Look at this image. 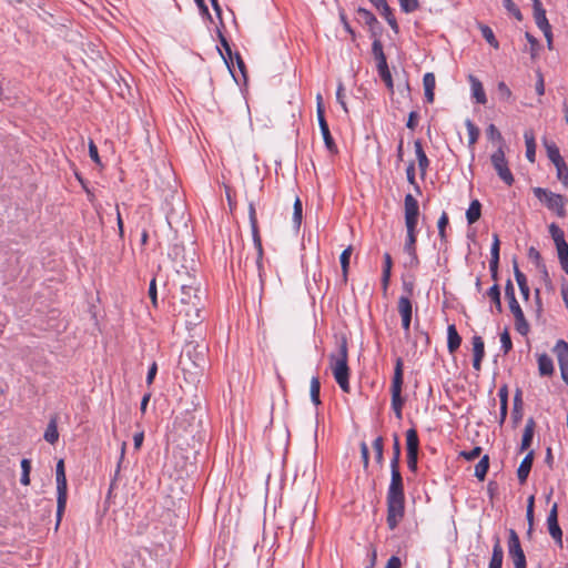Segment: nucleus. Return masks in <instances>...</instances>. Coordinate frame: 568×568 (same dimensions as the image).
I'll use <instances>...</instances> for the list:
<instances>
[{"instance_id": "nucleus-54", "label": "nucleus", "mask_w": 568, "mask_h": 568, "mask_svg": "<svg viewBox=\"0 0 568 568\" xmlns=\"http://www.w3.org/2000/svg\"><path fill=\"white\" fill-rule=\"evenodd\" d=\"M497 93H498L499 99L503 101H509L513 95L509 87L503 81H500L497 84Z\"/></svg>"}, {"instance_id": "nucleus-60", "label": "nucleus", "mask_w": 568, "mask_h": 568, "mask_svg": "<svg viewBox=\"0 0 568 568\" xmlns=\"http://www.w3.org/2000/svg\"><path fill=\"white\" fill-rule=\"evenodd\" d=\"M534 503H535V497L530 496L527 500V513H526V517H527V520L529 524V531L531 530L532 524H534Z\"/></svg>"}, {"instance_id": "nucleus-28", "label": "nucleus", "mask_w": 568, "mask_h": 568, "mask_svg": "<svg viewBox=\"0 0 568 568\" xmlns=\"http://www.w3.org/2000/svg\"><path fill=\"white\" fill-rule=\"evenodd\" d=\"M514 273H515V278H516V282H517L518 286H519V290H520V293H521L523 297L525 300H528L530 291H529V286H528V283H527V278H526L525 274L520 272V270L518 268L516 263L514 265Z\"/></svg>"}, {"instance_id": "nucleus-25", "label": "nucleus", "mask_w": 568, "mask_h": 568, "mask_svg": "<svg viewBox=\"0 0 568 568\" xmlns=\"http://www.w3.org/2000/svg\"><path fill=\"white\" fill-rule=\"evenodd\" d=\"M406 446H407V455H418V435L415 428H409L406 432Z\"/></svg>"}, {"instance_id": "nucleus-4", "label": "nucleus", "mask_w": 568, "mask_h": 568, "mask_svg": "<svg viewBox=\"0 0 568 568\" xmlns=\"http://www.w3.org/2000/svg\"><path fill=\"white\" fill-rule=\"evenodd\" d=\"M404 383V363L400 357L396 359L394 376L390 385V394H392V408L397 417V419H402V408L404 405V398L402 397V388Z\"/></svg>"}, {"instance_id": "nucleus-46", "label": "nucleus", "mask_w": 568, "mask_h": 568, "mask_svg": "<svg viewBox=\"0 0 568 568\" xmlns=\"http://www.w3.org/2000/svg\"><path fill=\"white\" fill-rule=\"evenodd\" d=\"M320 389H321L320 379L317 377H313L311 379L310 393H311L312 402L315 405H320L321 404V400H320Z\"/></svg>"}, {"instance_id": "nucleus-37", "label": "nucleus", "mask_w": 568, "mask_h": 568, "mask_svg": "<svg viewBox=\"0 0 568 568\" xmlns=\"http://www.w3.org/2000/svg\"><path fill=\"white\" fill-rule=\"evenodd\" d=\"M513 315L515 317L516 329L521 335H526L528 333V331H529V325H528V323H527V321L525 318L524 312L520 311L519 313H514Z\"/></svg>"}, {"instance_id": "nucleus-41", "label": "nucleus", "mask_w": 568, "mask_h": 568, "mask_svg": "<svg viewBox=\"0 0 568 568\" xmlns=\"http://www.w3.org/2000/svg\"><path fill=\"white\" fill-rule=\"evenodd\" d=\"M398 312L402 317L412 316V302L407 296H400L398 298Z\"/></svg>"}, {"instance_id": "nucleus-52", "label": "nucleus", "mask_w": 568, "mask_h": 568, "mask_svg": "<svg viewBox=\"0 0 568 568\" xmlns=\"http://www.w3.org/2000/svg\"><path fill=\"white\" fill-rule=\"evenodd\" d=\"M557 171V178L565 187H568V168L565 162L555 165Z\"/></svg>"}, {"instance_id": "nucleus-63", "label": "nucleus", "mask_w": 568, "mask_h": 568, "mask_svg": "<svg viewBox=\"0 0 568 568\" xmlns=\"http://www.w3.org/2000/svg\"><path fill=\"white\" fill-rule=\"evenodd\" d=\"M89 155L94 163H97L99 165L101 164V159L99 156L98 148L92 140H90V142H89Z\"/></svg>"}, {"instance_id": "nucleus-12", "label": "nucleus", "mask_w": 568, "mask_h": 568, "mask_svg": "<svg viewBox=\"0 0 568 568\" xmlns=\"http://www.w3.org/2000/svg\"><path fill=\"white\" fill-rule=\"evenodd\" d=\"M416 231H407V239L404 245V251L408 255V261L406 262V266L410 268H415L419 265V258L416 253Z\"/></svg>"}, {"instance_id": "nucleus-48", "label": "nucleus", "mask_w": 568, "mask_h": 568, "mask_svg": "<svg viewBox=\"0 0 568 568\" xmlns=\"http://www.w3.org/2000/svg\"><path fill=\"white\" fill-rule=\"evenodd\" d=\"M373 448L375 450V459H376V463L378 465H383V460H384V457H383V452H384V442H383V437H377L374 442H373Z\"/></svg>"}, {"instance_id": "nucleus-32", "label": "nucleus", "mask_w": 568, "mask_h": 568, "mask_svg": "<svg viewBox=\"0 0 568 568\" xmlns=\"http://www.w3.org/2000/svg\"><path fill=\"white\" fill-rule=\"evenodd\" d=\"M545 146L547 151V156L554 163V165L565 162L559 153V149L554 142H546Z\"/></svg>"}, {"instance_id": "nucleus-39", "label": "nucleus", "mask_w": 568, "mask_h": 568, "mask_svg": "<svg viewBox=\"0 0 568 568\" xmlns=\"http://www.w3.org/2000/svg\"><path fill=\"white\" fill-rule=\"evenodd\" d=\"M357 14L364 23H366L367 26L371 27V29H373L376 24H378V21L375 18V16L367 9L358 8Z\"/></svg>"}, {"instance_id": "nucleus-59", "label": "nucleus", "mask_w": 568, "mask_h": 568, "mask_svg": "<svg viewBox=\"0 0 568 568\" xmlns=\"http://www.w3.org/2000/svg\"><path fill=\"white\" fill-rule=\"evenodd\" d=\"M149 297L154 307H158V288H156V278L153 277L149 285Z\"/></svg>"}, {"instance_id": "nucleus-11", "label": "nucleus", "mask_w": 568, "mask_h": 568, "mask_svg": "<svg viewBox=\"0 0 568 568\" xmlns=\"http://www.w3.org/2000/svg\"><path fill=\"white\" fill-rule=\"evenodd\" d=\"M548 531L559 546H562V531L558 525V506L555 503L547 517Z\"/></svg>"}, {"instance_id": "nucleus-53", "label": "nucleus", "mask_w": 568, "mask_h": 568, "mask_svg": "<svg viewBox=\"0 0 568 568\" xmlns=\"http://www.w3.org/2000/svg\"><path fill=\"white\" fill-rule=\"evenodd\" d=\"M503 3H504L505 9L510 14H513L518 21L523 20L521 12L513 0H503Z\"/></svg>"}, {"instance_id": "nucleus-50", "label": "nucleus", "mask_w": 568, "mask_h": 568, "mask_svg": "<svg viewBox=\"0 0 568 568\" xmlns=\"http://www.w3.org/2000/svg\"><path fill=\"white\" fill-rule=\"evenodd\" d=\"M549 233H550L555 244L566 242L564 231L555 223L549 225Z\"/></svg>"}, {"instance_id": "nucleus-57", "label": "nucleus", "mask_w": 568, "mask_h": 568, "mask_svg": "<svg viewBox=\"0 0 568 568\" xmlns=\"http://www.w3.org/2000/svg\"><path fill=\"white\" fill-rule=\"evenodd\" d=\"M500 343L504 354H507L513 348V343L508 329H505L500 334Z\"/></svg>"}, {"instance_id": "nucleus-34", "label": "nucleus", "mask_w": 568, "mask_h": 568, "mask_svg": "<svg viewBox=\"0 0 568 568\" xmlns=\"http://www.w3.org/2000/svg\"><path fill=\"white\" fill-rule=\"evenodd\" d=\"M352 252H353V247L349 245L342 252V254L339 256V262H341V266H342V273H343L344 281L347 280L349 258H351Z\"/></svg>"}, {"instance_id": "nucleus-64", "label": "nucleus", "mask_w": 568, "mask_h": 568, "mask_svg": "<svg viewBox=\"0 0 568 568\" xmlns=\"http://www.w3.org/2000/svg\"><path fill=\"white\" fill-rule=\"evenodd\" d=\"M556 248H557L559 260H565L566 257H568V243L567 242L556 244Z\"/></svg>"}, {"instance_id": "nucleus-1", "label": "nucleus", "mask_w": 568, "mask_h": 568, "mask_svg": "<svg viewBox=\"0 0 568 568\" xmlns=\"http://www.w3.org/2000/svg\"><path fill=\"white\" fill-rule=\"evenodd\" d=\"M392 477L387 491V525L395 529L404 517L405 497L403 479L399 469L390 468Z\"/></svg>"}, {"instance_id": "nucleus-20", "label": "nucleus", "mask_w": 568, "mask_h": 568, "mask_svg": "<svg viewBox=\"0 0 568 568\" xmlns=\"http://www.w3.org/2000/svg\"><path fill=\"white\" fill-rule=\"evenodd\" d=\"M534 430H535V422L532 418H530L527 420L525 428H524L521 444H520V452H525L530 447L532 437H534Z\"/></svg>"}, {"instance_id": "nucleus-7", "label": "nucleus", "mask_w": 568, "mask_h": 568, "mask_svg": "<svg viewBox=\"0 0 568 568\" xmlns=\"http://www.w3.org/2000/svg\"><path fill=\"white\" fill-rule=\"evenodd\" d=\"M490 160H491V164H493L495 171L497 172L498 176L507 185H509V186L513 185L515 179L508 168V162L506 160L503 145H499V148L491 154Z\"/></svg>"}, {"instance_id": "nucleus-24", "label": "nucleus", "mask_w": 568, "mask_h": 568, "mask_svg": "<svg viewBox=\"0 0 568 568\" xmlns=\"http://www.w3.org/2000/svg\"><path fill=\"white\" fill-rule=\"evenodd\" d=\"M303 220V204L300 197H295L292 213V227L298 233Z\"/></svg>"}, {"instance_id": "nucleus-21", "label": "nucleus", "mask_w": 568, "mask_h": 568, "mask_svg": "<svg viewBox=\"0 0 568 568\" xmlns=\"http://www.w3.org/2000/svg\"><path fill=\"white\" fill-rule=\"evenodd\" d=\"M505 296L508 300L509 310H510V312L513 314L514 313H519L520 311H523L520 308V305H519L518 301L516 300L515 287H514V284H513V282L510 280H508L506 285H505Z\"/></svg>"}, {"instance_id": "nucleus-22", "label": "nucleus", "mask_w": 568, "mask_h": 568, "mask_svg": "<svg viewBox=\"0 0 568 568\" xmlns=\"http://www.w3.org/2000/svg\"><path fill=\"white\" fill-rule=\"evenodd\" d=\"M423 85H424L425 98H426L427 102L433 103L434 97H435L434 90H435V85H436V80H435L434 73L427 72L424 75Z\"/></svg>"}, {"instance_id": "nucleus-13", "label": "nucleus", "mask_w": 568, "mask_h": 568, "mask_svg": "<svg viewBox=\"0 0 568 568\" xmlns=\"http://www.w3.org/2000/svg\"><path fill=\"white\" fill-rule=\"evenodd\" d=\"M206 347L201 345L193 346V352L186 351L185 357L192 363L195 368L203 369L206 364L205 357ZM181 363L184 364V355L181 357Z\"/></svg>"}, {"instance_id": "nucleus-10", "label": "nucleus", "mask_w": 568, "mask_h": 568, "mask_svg": "<svg viewBox=\"0 0 568 568\" xmlns=\"http://www.w3.org/2000/svg\"><path fill=\"white\" fill-rule=\"evenodd\" d=\"M317 119H318V124H320L321 132H322V135H323V139H324L326 148L331 152H336V145H335L334 140H333V138L331 135V132H329V129H328V124H327V122L325 120V116H324V108H323L322 95L321 94L317 95Z\"/></svg>"}, {"instance_id": "nucleus-43", "label": "nucleus", "mask_w": 568, "mask_h": 568, "mask_svg": "<svg viewBox=\"0 0 568 568\" xmlns=\"http://www.w3.org/2000/svg\"><path fill=\"white\" fill-rule=\"evenodd\" d=\"M393 458L390 460V468L399 469V459H400V444L397 435H394V447H393Z\"/></svg>"}, {"instance_id": "nucleus-47", "label": "nucleus", "mask_w": 568, "mask_h": 568, "mask_svg": "<svg viewBox=\"0 0 568 568\" xmlns=\"http://www.w3.org/2000/svg\"><path fill=\"white\" fill-rule=\"evenodd\" d=\"M499 250H500V242L497 234H494V241L490 248L491 258L490 262L493 264V267L499 264Z\"/></svg>"}, {"instance_id": "nucleus-18", "label": "nucleus", "mask_w": 568, "mask_h": 568, "mask_svg": "<svg viewBox=\"0 0 568 568\" xmlns=\"http://www.w3.org/2000/svg\"><path fill=\"white\" fill-rule=\"evenodd\" d=\"M524 139L526 143V158L530 163H534L536 158V141L534 131L526 130L524 133Z\"/></svg>"}, {"instance_id": "nucleus-16", "label": "nucleus", "mask_w": 568, "mask_h": 568, "mask_svg": "<svg viewBox=\"0 0 568 568\" xmlns=\"http://www.w3.org/2000/svg\"><path fill=\"white\" fill-rule=\"evenodd\" d=\"M462 344V337L459 336L456 326L454 324L447 327V348L450 354H454Z\"/></svg>"}, {"instance_id": "nucleus-29", "label": "nucleus", "mask_w": 568, "mask_h": 568, "mask_svg": "<svg viewBox=\"0 0 568 568\" xmlns=\"http://www.w3.org/2000/svg\"><path fill=\"white\" fill-rule=\"evenodd\" d=\"M481 215V204L478 200H473L468 210L466 211V219L468 224L476 223Z\"/></svg>"}, {"instance_id": "nucleus-26", "label": "nucleus", "mask_w": 568, "mask_h": 568, "mask_svg": "<svg viewBox=\"0 0 568 568\" xmlns=\"http://www.w3.org/2000/svg\"><path fill=\"white\" fill-rule=\"evenodd\" d=\"M538 371L542 376H550L554 373L552 359L547 354L538 356Z\"/></svg>"}, {"instance_id": "nucleus-27", "label": "nucleus", "mask_w": 568, "mask_h": 568, "mask_svg": "<svg viewBox=\"0 0 568 568\" xmlns=\"http://www.w3.org/2000/svg\"><path fill=\"white\" fill-rule=\"evenodd\" d=\"M414 148H415V153H416V158L418 161L419 170H420L422 174H425V172L429 165V161L427 159L426 153L423 150L422 142L419 140H416L414 142Z\"/></svg>"}, {"instance_id": "nucleus-35", "label": "nucleus", "mask_w": 568, "mask_h": 568, "mask_svg": "<svg viewBox=\"0 0 568 568\" xmlns=\"http://www.w3.org/2000/svg\"><path fill=\"white\" fill-rule=\"evenodd\" d=\"M479 30L481 32L483 38L494 48H499V42L497 41L493 30L486 24H479Z\"/></svg>"}, {"instance_id": "nucleus-38", "label": "nucleus", "mask_w": 568, "mask_h": 568, "mask_svg": "<svg viewBox=\"0 0 568 568\" xmlns=\"http://www.w3.org/2000/svg\"><path fill=\"white\" fill-rule=\"evenodd\" d=\"M488 297L496 306V311L498 313L503 312L501 301H500V290L498 284H494L487 292Z\"/></svg>"}, {"instance_id": "nucleus-58", "label": "nucleus", "mask_w": 568, "mask_h": 568, "mask_svg": "<svg viewBox=\"0 0 568 568\" xmlns=\"http://www.w3.org/2000/svg\"><path fill=\"white\" fill-rule=\"evenodd\" d=\"M528 257L535 262L538 268H545V264L541 262V255L537 248L534 246L529 247L528 250Z\"/></svg>"}, {"instance_id": "nucleus-56", "label": "nucleus", "mask_w": 568, "mask_h": 568, "mask_svg": "<svg viewBox=\"0 0 568 568\" xmlns=\"http://www.w3.org/2000/svg\"><path fill=\"white\" fill-rule=\"evenodd\" d=\"M400 4V9L406 12L410 13L418 9L419 2L418 0H398Z\"/></svg>"}, {"instance_id": "nucleus-45", "label": "nucleus", "mask_w": 568, "mask_h": 568, "mask_svg": "<svg viewBox=\"0 0 568 568\" xmlns=\"http://www.w3.org/2000/svg\"><path fill=\"white\" fill-rule=\"evenodd\" d=\"M372 52L377 61V64H384L386 57L383 51L382 42L378 39L374 40L372 44Z\"/></svg>"}, {"instance_id": "nucleus-30", "label": "nucleus", "mask_w": 568, "mask_h": 568, "mask_svg": "<svg viewBox=\"0 0 568 568\" xmlns=\"http://www.w3.org/2000/svg\"><path fill=\"white\" fill-rule=\"evenodd\" d=\"M217 36H219L220 43L225 51V54H223L221 51H220V53H221L222 58L224 59L227 68L231 69L230 61H233L234 53L232 52L229 41L226 40V38L224 37V34L222 33V31L219 28H217ZM230 71L232 72V70H230Z\"/></svg>"}, {"instance_id": "nucleus-31", "label": "nucleus", "mask_w": 568, "mask_h": 568, "mask_svg": "<svg viewBox=\"0 0 568 568\" xmlns=\"http://www.w3.org/2000/svg\"><path fill=\"white\" fill-rule=\"evenodd\" d=\"M489 468V456L484 455L475 466V476L478 480L483 481Z\"/></svg>"}, {"instance_id": "nucleus-14", "label": "nucleus", "mask_w": 568, "mask_h": 568, "mask_svg": "<svg viewBox=\"0 0 568 568\" xmlns=\"http://www.w3.org/2000/svg\"><path fill=\"white\" fill-rule=\"evenodd\" d=\"M532 462H534V452L530 450L524 457V459L521 460V463L517 469V477H518V480L520 481V484H524L527 480L528 475L531 469V466H532Z\"/></svg>"}, {"instance_id": "nucleus-2", "label": "nucleus", "mask_w": 568, "mask_h": 568, "mask_svg": "<svg viewBox=\"0 0 568 568\" xmlns=\"http://www.w3.org/2000/svg\"><path fill=\"white\" fill-rule=\"evenodd\" d=\"M204 307L200 296V287L195 286V280L181 285L179 314L185 317L186 325H196L202 321L201 312Z\"/></svg>"}, {"instance_id": "nucleus-6", "label": "nucleus", "mask_w": 568, "mask_h": 568, "mask_svg": "<svg viewBox=\"0 0 568 568\" xmlns=\"http://www.w3.org/2000/svg\"><path fill=\"white\" fill-rule=\"evenodd\" d=\"M532 192L535 196L547 206V209L556 212L559 217H564L566 215V202L562 195L542 187H535Z\"/></svg>"}, {"instance_id": "nucleus-8", "label": "nucleus", "mask_w": 568, "mask_h": 568, "mask_svg": "<svg viewBox=\"0 0 568 568\" xmlns=\"http://www.w3.org/2000/svg\"><path fill=\"white\" fill-rule=\"evenodd\" d=\"M508 551L515 568H526V557L521 549L519 537L514 529H509Z\"/></svg>"}, {"instance_id": "nucleus-51", "label": "nucleus", "mask_w": 568, "mask_h": 568, "mask_svg": "<svg viewBox=\"0 0 568 568\" xmlns=\"http://www.w3.org/2000/svg\"><path fill=\"white\" fill-rule=\"evenodd\" d=\"M466 128L468 131V143H469V145H473L478 140L479 130L470 120L466 121Z\"/></svg>"}, {"instance_id": "nucleus-49", "label": "nucleus", "mask_w": 568, "mask_h": 568, "mask_svg": "<svg viewBox=\"0 0 568 568\" xmlns=\"http://www.w3.org/2000/svg\"><path fill=\"white\" fill-rule=\"evenodd\" d=\"M499 397H500V423H504V420L507 416V399H508L506 386H504L499 389Z\"/></svg>"}, {"instance_id": "nucleus-62", "label": "nucleus", "mask_w": 568, "mask_h": 568, "mask_svg": "<svg viewBox=\"0 0 568 568\" xmlns=\"http://www.w3.org/2000/svg\"><path fill=\"white\" fill-rule=\"evenodd\" d=\"M481 454V448L479 446L474 447L469 452H462L460 456L464 457L466 460H474L478 458Z\"/></svg>"}, {"instance_id": "nucleus-9", "label": "nucleus", "mask_w": 568, "mask_h": 568, "mask_svg": "<svg viewBox=\"0 0 568 568\" xmlns=\"http://www.w3.org/2000/svg\"><path fill=\"white\" fill-rule=\"evenodd\" d=\"M404 206L406 230L416 231L419 214L418 202L412 194H407L404 200Z\"/></svg>"}, {"instance_id": "nucleus-61", "label": "nucleus", "mask_w": 568, "mask_h": 568, "mask_svg": "<svg viewBox=\"0 0 568 568\" xmlns=\"http://www.w3.org/2000/svg\"><path fill=\"white\" fill-rule=\"evenodd\" d=\"M302 515H303V520H304L305 525L308 526L312 523L313 516H314V508H313L312 504L304 505V507L302 509Z\"/></svg>"}, {"instance_id": "nucleus-42", "label": "nucleus", "mask_w": 568, "mask_h": 568, "mask_svg": "<svg viewBox=\"0 0 568 568\" xmlns=\"http://www.w3.org/2000/svg\"><path fill=\"white\" fill-rule=\"evenodd\" d=\"M381 11V14L385 18L389 27L395 31V33H398V24L397 21L392 12V9L388 4H386Z\"/></svg>"}, {"instance_id": "nucleus-15", "label": "nucleus", "mask_w": 568, "mask_h": 568, "mask_svg": "<svg viewBox=\"0 0 568 568\" xmlns=\"http://www.w3.org/2000/svg\"><path fill=\"white\" fill-rule=\"evenodd\" d=\"M503 560H504V550H503L499 537L496 536L488 568H501Z\"/></svg>"}, {"instance_id": "nucleus-17", "label": "nucleus", "mask_w": 568, "mask_h": 568, "mask_svg": "<svg viewBox=\"0 0 568 568\" xmlns=\"http://www.w3.org/2000/svg\"><path fill=\"white\" fill-rule=\"evenodd\" d=\"M534 3V19L537 24V27L541 29H547L550 27L547 17L546 11L542 9L541 2L539 0H532Z\"/></svg>"}, {"instance_id": "nucleus-5", "label": "nucleus", "mask_w": 568, "mask_h": 568, "mask_svg": "<svg viewBox=\"0 0 568 568\" xmlns=\"http://www.w3.org/2000/svg\"><path fill=\"white\" fill-rule=\"evenodd\" d=\"M55 481H57V523H55V528H58L61 523L63 513L65 510L67 500H68V483H67L63 459H59L57 463Z\"/></svg>"}, {"instance_id": "nucleus-3", "label": "nucleus", "mask_w": 568, "mask_h": 568, "mask_svg": "<svg viewBox=\"0 0 568 568\" xmlns=\"http://www.w3.org/2000/svg\"><path fill=\"white\" fill-rule=\"evenodd\" d=\"M331 367L336 383L344 392L348 393L347 343L345 338L342 339L337 354L331 355Z\"/></svg>"}, {"instance_id": "nucleus-19", "label": "nucleus", "mask_w": 568, "mask_h": 568, "mask_svg": "<svg viewBox=\"0 0 568 568\" xmlns=\"http://www.w3.org/2000/svg\"><path fill=\"white\" fill-rule=\"evenodd\" d=\"M554 353L557 356L559 367H567L568 366V344L565 341L559 339L554 347Z\"/></svg>"}, {"instance_id": "nucleus-44", "label": "nucleus", "mask_w": 568, "mask_h": 568, "mask_svg": "<svg viewBox=\"0 0 568 568\" xmlns=\"http://www.w3.org/2000/svg\"><path fill=\"white\" fill-rule=\"evenodd\" d=\"M471 343H473L474 357L484 358L485 345H484L483 338L480 336H474L471 339Z\"/></svg>"}, {"instance_id": "nucleus-33", "label": "nucleus", "mask_w": 568, "mask_h": 568, "mask_svg": "<svg viewBox=\"0 0 568 568\" xmlns=\"http://www.w3.org/2000/svg\"><path fill=\"white\" fill-rule=\"evenodd\" d=\"M44 439L50 444H55L59 439V433L55 419H51L43 435Z\"/></svg>"}, {"instance_id": "nucleus-36", "label": "nucleus", "mask_w": 568, "mask_h": 568, "mask_svg": "<svg viewBox=\"0 0 568 568\" xmlns=\"http://www.w3.org/2000/svg\"><path fill=\"white\" fill-rule=\"evenodd\" d=\"M392 265H393V262H392V257H390L389 253H385L384 254V268H383V275H382V283H383L384 290L387 288V285L389 282Z\"/></svg>"}, {"instance_id": "nucleus-40", "label": "nucleus", "mask_w": 568, "mask_h": 568, "mask_svg": "<svg viewBox=\"0 0 568 568\" xmlns=\"http://www.w3.org/2000/svg\"><path fill=\"white\" fill-rule=\"evenodd\" d=\"M377 70H378L379 77L385 82L387 88L389 90H393V79H392V74H390V71L387 65V61H385L384 64H377Z\"/></svg>"}, {"instance_id": "nucleus-55", "label": "nucleus", "mask_w": 568, "mask_h": 568, "mask_svg": "<svg viewBox=\"0 0 568 568\" xmlns=\"http://www.w3.org/2000/svg\"><path fill=\"white\" fill-rule=\"evenodd\" d=\"M448 224V215L443 212V214L440 215L438 222H437V227H438V234L440 236V240L442 241H446V226Z\"/></svg>"}, {"instance_id": "nucleus-23", "label": "nucleus", "mask_w": 568, "mask_h": 568, "mask_svg": "<svg viewBox=\"0 0 568 568\" xmlns=\"http://www.w3.org/2000/svg\"><path fill=\"white\" fill-rule=\"evenodd\" d=\"M469 82L471 87L473 97L476 99L478 103L485 104L487 102V98L481 82L474 75H469Z\"/></svg>"}]
</instances>
